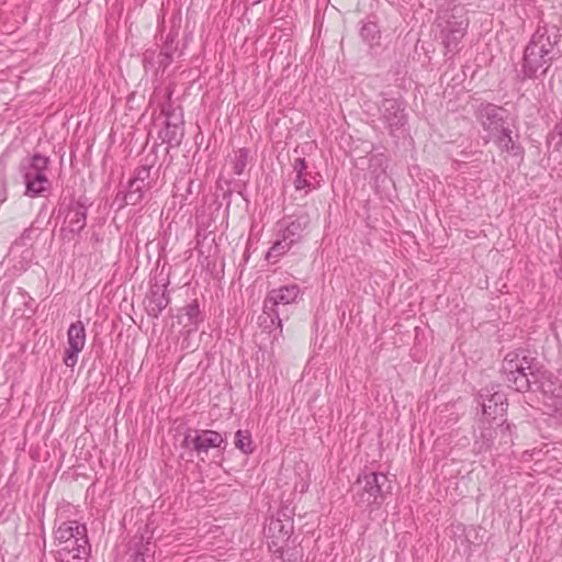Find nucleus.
Segmentation results:
<instances>
[{"instance_id":"obj_9","label":"nucleus","mask_w":562,"mask_h":562,"mask_svg":"<svg viewBox=\"0 0 562 562\" xmlns=\"http://www.w3.org/2000/svg\"><path fill=\"white\" fill-rule=\"evenodd\" d=\"M67 345L63 362L66 367L74 368L86 345V328L81 321L70 324L67 331Z\"/></svg>"},{"instance_id":"obj_30","label":"nucleus","mask_w":562,"mask_h":562,"mask_svg":"<svg viewBox=\"0 0 562 562\" xmlns=\"http://www.w3.org/2000/svg\"><path fill=\"white\" fill-rule=\"evenodd\" d=\"M159 57V65L162 66L164 68L169 64L170 61V56L166 53H160L158 55Z\"/></svg>"},{"instance_id":"obj_13","label":"nucleus","mask_w":562,"mask_h":562,"mask_svg":"<svg viewBox=\"0 0 562 562\" xmlns=\"http://www.w3.org/2000/svg\"><path fill=\"white\" fill-rule=\"evenodd\" d=\"M222 442V435L213 430L188 432L183 440L187 448H192L196 452H207L211 448L220 447Z\"/></svg>"},{"instance_id":"obj_11","label":"nucleus","mask_w":562,"mask_h":562,"mask_svg":"<svg viewBox=\"0 0 562 562\" xmlns=\"http://www.w3.org/2000/svg\"><path fill=\"white\" fill-rule=\"evenodd\" d=\"M380 120L393 133L406 123L405 108L397 99H384L380 105Z\"/></svg>"},{"instance_id":"obj_12","label":"nucleus","mask_w":562,"mask_h":562,"mask_svg":"<svg viewBox=\"0 0 562 562\" xmlns=\"http://www.w3.org/2000/svg\"><path fill=\"white\" fill-rule=\"evenodd\" d=\"M294 180L293 184L297 192H308L319 187L318 173H313L308 170L307 162L304 158H296L292 164Z\"/></svg>"},{"instance_id":"obj_25","label":"nucleus","mask_w":562,"mask_h":562,"mask_svg":"<svg viewBox=\"0 0 562 562\" xmlns=\"http://www.w3.org/2000/svg\"><path fill=\"white\" fill-rule=\"evenodd\" d=\"M235 446L244 453L252 452L251 436L248 431L237 430L235 434Z\"/></svg>"},{"instance_id":"obj_1","label":"nucleus","mask_w":562,"mask_h":562,"mask_svg":"<svg viewBox=\"0 0 562 562\" xmlns=\"http://www.w3.org/2000/svg\"><path fill=\"white\" fill-rule=\"evenodd\" d=\"M55 557L59 562H87L90 555L86 526L76 520L63 522L55 530Z\"/></svg>"},{"instance_id":"obj_24","label":"nucleus","mask_w":562,"mask_h":562,"mask_svg":"<svg viewBox=\"0 0 562 562\" xmlns=\"http://www.w3.org/2000/svg\"><path fill=\"white\" fill-rule=\"evenodd\" d=\"M249 157V150L246 148H239L234 151L232 157L234 172L236 175H241L247 166Z\"/></svg>"},{"instance_id":"obj_28","label":"nucleus","mask_w":562,"mask_h":562,"mask_svg":"<svg viewBox=\"0 0 562 562\" xmlns=\"http://www.w3.org/2000/svg\"><path fill=\"white\" fill-rule=\"evenodd\" d=\"M186 315L188 316L192 325H196L199 322L200 308L196 301L192 302L186 307Z\"/></svg>"},{"instance_id":"obj_31","label":"nucleus","mask_w":562,"mask_h":562,"mask_svg":"<svg viewBox=\"0 0 562 562\" xmlns=\"http://www.w3.org/2000/svg\"><path fill=\"white\" fill-rule=\"evenodd\" d=\"M271 525H273V521L271 522ZM274 525H276V526H280V525H281V522H280L279 520H277V521H274Z\"/></svg>"},{"instance_id":"obj_3","label":"nucleus","mask_w":562,"mask_h":562,"mask_svg":"<svg viewBox=\"0 0 562 562\" xmlns=\"http://www.w3.org/2000/svg\"><path fill=\"white\" fill-rule=\"evenodd\" d=\"M437 21L442 45L449 52H457L469 25L465 8L449 3L447 8L439 11Z\"/></svg>"},{"instance_id":"obj_5","label":"nucleus","mask_w":562,"mask_h":562,"mask_svg":"<svg viewBox=\"0 0 562 562\" xmlns=\"http://www.w3.org/2000/svg\"><path fill=\"white\" fill-rule=\"evenodd\" d=\"M48 162V157L41 154H34L21 160L19 170L24 179L26 195L36 196L47 190L49 184L47 178Z\"/></svg>"},{"instance_id":"obj_8","label":"nucleus","mask_w":562,"mask_h":562,"mask_svg":"<svg viewBox=\"0 0 562 562\" xmlns=\"http://www.w3.org/2000/svg\"><path fill=\"white\" fill-rule=\"evenodd\" d=\"M505 110L494 104H482L477 110V120L487 133L488 139L498 135L508 126L505 121Z\"/></svg>"},{"instance_id":"obj_14","label":"nucleus","mask_w":562,"mask_h":562,"mask_svg":"<svg viewBox=\"0 0 562 562\" xmlns=\"http://www.w3.org/2000/svg\"><path fill=\"white\" fill-rule=\"evenodd\" d=\"M302 294L297 284H286L268 292L265 299V308L271 311L278 305H288L294 303Z\"/></svg>"},{"instance_id":"obj_7","label":"nucleus","mask_w":562,"mask_h":562,"mask_svg":"<svg viewBox=\"0 0 562 562\" xmlns=\"http://www.w3.org/2000/svg\"><path fill=\"white\" fill-rule=\"evenodd\" d=\"M561 38V33L555 25L538 26L530 41L540 53L549 56L551 59H557L560 56L558 44Z\"/></svg>"},{"instance_id":"obj_27","label":"nucleus","mask_w":562,"mask_h":562,"mask_svg":"<svg viewBox=\"0 0 562 562\" xmlns=\"http://www.w3.org/2000/svg\"><path fill=\"white\" fill-rule=\"evenodd\" d=\"M544 404L552 408L555 413L562 415V386L558 391L544 400Z\"/></svg>"},{"instance_id":"obj_6","label":"nucleus","mask_w":562,"mask_h":562,"mask_svg":"<svg viewBox=\"0 0 562 562\" xmlns=\"http://www.w3.org/2000/svg\"><path fill=\"white\" fill-rule=\"evenodd\" d=\"M158 179V171L153 173L151 166H140L135 170L134 177L128 182V189L124 201L128 205L139 204L147 191H149Z\"/></svg>"},{"instance_id":"obj_26","label":"nucleus","mask_w":562,"mask_h":562,"mask_svg":"<svg viewBox=\"0 0 562 562\" xmlns=\"http://www.w3.org/2000/svg\"><path fill=\"white\" fill-rule=\"evenodd\" d=\"M361 37L370 44H373L380 38V30L376 23L367 22L362 25L360 31Z\"/></svg>"},{"instance_id":"obj_22","label":"nucleus","mask_w":562,"mask_h":562,"mask_svg":"<svg viewBox=\"0 0 562 562\" xmlns=\"http://www.w3.org/2000/svg\"><path fill=\"white\" fill-rule=\"evenodd\" d=\"M259 324L266 329L276 327L279 329V336H282V319L280 318L279 311L273 307L271 311H267L262 307V315L259 316Z\"/></svg>"},{"instance_id":"obj_16","label":"nucleus","mask_w":562,"mask_h":562,"mask_svg":"<svg viewBox=\"0 0 562 562\" xmlns=\"http://www.w3.org/2000/svg\"><path fill=\"white\" fill-rule=\"evenodd\" d=\"M170 303L167 285L155 284L146 297L145 308L149 316L157 318Z\"/></svg>"},{"instance_id":"obj_20","label":"nucleus","mask_w":562,"mask_h":562,"mask_svg":"<svg viewBox=\"0 0 562 562\" xmlns=\"http://www.w3.org/2000/svg\"><path fill=\"white\" fill-rule=\"evenodd\" d=\"M67 228L72 234L80 233L87 223V211L81 204H74L66 216Z\"/></svg>"},{"instance_id":"obj_19","label":"nucleus","mask_w":562,"mask_h":562,"mask_svg":"<svg viewBox=\"0 0 562 562\" xmlns=\"http://www.w3.org/2000/svg\"><path fill=\"white\" fill-rule=\"evenodd\" d=\"M531 392L539 391L543 394L544 400L558 391V387H562L559 380L551 373L539 367L538 371L535 372V379L532 380Z\"/></svg>"},{"instance_id":"obj_17","label":"nucleus","mask_w":562,"mask_h":562,"mask_svg":"<svg viewBox=\"0 0 562 562\" xmlns=\"http://www.w3.org/2000/svg\"><path fill=\"white\" fill-rule=\"evenodd\" d=\"M161 113L165 115V128L160 132V137L168 144H179L182 136V117L181 114H177L175 110L169 111L165 108Z\"/></svg>"},{"instance_id":"obj_4","label":"nucleus","mask_w":562,"mask_h":562,"mask_svg":"<svg viewBox=\"0 0 562 562\" xmlns=\"http://www.w3.org/2000/svg\"><path fill=\"white\" fill-rule=\"evenodd\" d=\"M391 483L384 473L369 472L353 484V498L359 506H380L391 493Z\"/></svg>"},{"instance_id":"obj_29","label":"nucleus","mask_w":562,"mask_h":562,"mask_svg":"<svg viewBox=\"0 0 562 562\" xmlns=\"http://www.w3.org/2000/svg\"><path fill=\"white\" fill-rule=\"evenodd\" d=\"M134 562H154V559L149 553L137 552Z\"/></svg>"},{"instance_id":"obj_18","label":"nucleus","mask_w":562,"mask_h":562,"mask_svg":"<svg viewBox=\"0 0 562 562\" xmlns=\"http://www.w3.org/2000/svg\"><path fill=\"white\" fill-rule=\"evenodd\" d=\"M310 216L307 214H300L295 217H290L281 232L283 238L288 239L290 244L295 245L304 237V233L310 225Z\"/></svg>"},{"instance_id":"obj_2","label":"nucleus","mask_w":562,"mask_h":562,"mask_svg":"<svg viewBox=\"0 0 562 562\" xmlns=\"http://www.w3.org/2000/svg\"><path fill=\"white\" fill-rule=\"evenodd\" d=\"M539 364L536 358L531 357L525 350H515L508 352L503 361V372L506 375L507 383L517 392H528L532 387L535 372Z\"/></svg>"},{"instance_id":"obj_23","label":"nucleus","mask_w":562,"mask_h":562,"mask_svg":"<svg viewBox=\"0 0 562 562\" xmlns=\"http://www.w3.org/2000/svg\"><path fill=\"white\" fill-rule=\"evenodd\" d=\"M292 246H293V244H290V241L288 239L283 238V236L281 235V238L276 240L273 243V245L270 247V249L268 250V252L266 255V258L268 260L278 259L281 256H283L284 254H286L291 249Z\"/></svg>"},{"instance_id":"obj_21","label":"nucleus","mask_w":562,"mask_h":562,"mask_svg":"<svg viewBox=\"0 0 562 562\" xmlns=\"http://www.w3.org/2000/svg\"><path fill=\"white\" fill-rule=\"evenodd\" d=\"M488 140L494 142L502 151L512 153L515 156L521 154L520 147L516 145L512 137V130L509 127L501 132L498 135H494Z\"/></svg>"},{"instance_id":"obj_10","label":"nucleus","mask_w":562,"mask_h":562,"mask_svg":"<svg viewBox=\"0 0 562 562\" xmlns=\"http://www.w3.org/2000/svg\"><path fill=\"white\" fill-rule=\"evenodd\" d=\"M552 61L553 59L540 53L539 49L529 42L525 48L521 65L524 78H533L538 72L542 75L546 74Z\"/></svg>"},{"instance_id":"obj_32","label":"nucleus","mask_w":562,"mask_h":562,"mask_svg":"<svg viewBox=\"0 0 562 562\" xmlns=\"http://www.w3.org/2000/svg\"><path fill=\"white\" fill-rule=\"evenodd\" d=\"M447 52H445V55H448V53H450L447 48H446Z\"/></svg>"},{"instance_id":"obj_15","label":"nucleus","mask_w":562,"mask_h":562,"mask_svg":"<svg viewBox=\"0 0 562 562\" xmlns=\"http://www.w3.org/2000/svg\"><path fill=\"white\" fill-rule=\"evenodd\" d=\"M488 393L490 392L487 391L486 394L480 395L482 398L480 405L482 406V413L486 422H493L497 418L504 417L507 409V403L503 393L494 392L491 395Z\"/></svg>"}]
</instances>
